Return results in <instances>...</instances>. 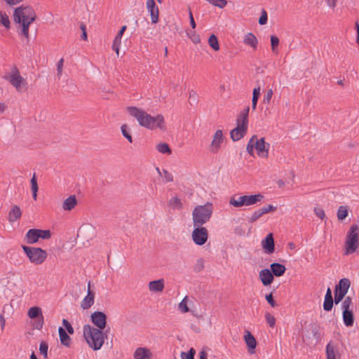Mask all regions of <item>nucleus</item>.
I'll return each mask as SVG.
<instances>
[{
    "label": "nucleus",
    "instance_id": "nucleus-16",
    "mask_svg": "<svg viewBox=\"0 0 359 359\" xmlns=\"http://www.w3.org/2000/svg\"><path fill=\"white\" fill-rule=\"evenodd\" d=\"M95 293L90 290V282L88 284V294L82 300L81 306L83 309H88L94 304Z\"/></svg>",
    "mask_w": 359,
    "mask_h": 359
},
{
    "label": "nucleus",
    "instance_id": "nucleus-24",
    "mask_svg": "<svg viewBox=\"0 0 359 359\" xmlns=\"http://www.w3.org/2000/svg\"><path fill=\"white\" fill-rule=\"evenodd\" d=\"M22 212L18 205H14L8 212V219L10 222H14L21 217Z\"/></svg>",
    "mask_w": 359,
    "mask_h": 359
},
{
    "label": "nucleus",
    "instance_id": "nucleus-57",
    "mask_svg": "<svg viewBox=\"0 0 359 359\" xmlns=\"http://www.w3.org/2000/svg\"><path fill=\"white\" fill-rule=\"evenodd\" d=\"M276 209V208L273 206L272 205H268L260 208V210L262 212V214L264 215L269 212L274 211Z\"/></svg>",
    "mask_w": 359,
    "mask_h": 359
},
{
    "label": "nucleus",
    "instance_id": "nucleus-27",
    "mask_svg": "<svg viewBox=\"0 0 359 359\" xmlns=\"http://www.w3.org/2000/svg\"><path fill=\"white\" fill-rule=\"evenodd\" d=\"M342 318L344 323L347 327L353 326L354 323V316L353 310L351 311H343Z\"/></svg>",
    "mask_w": 359,
    "mask_h": 359
},
{
    "label": "nucleus",
    "instance_id": "nucleus-20",
    "mask_svg": "<svg viewBox=\"0 0 359 359\" xmlns=\"http://www.w3.org/2000/svg\"><path fill=\"white\" fill-rule=\"evenodd\" d=\"M244 340L249 348V352L250 353H255V349L257 346V341H256L255 338L254 337V336L252 334V333L250 331H248V330L245 331Z\"/></svg>",
    "mask_w": 359,
    "mask_h": 359
},
{
    "label": "nucleus",
    "instance_id": "nucleus-23",
    "mask_svg": "<svg viewBox=\"0 0 359 359\" xmlns=\"http://www.w3.org/2000/svg\"><path fill=\"white\" fill-rule=\"evenodd\" d=\"M270 269L273 275L277 277L283 276L286 271V268L283 264L276 262L271 264Z\"/></svg>",
    "mask_w": 359,
    "mask_h": 359
},
{
    "label": "nucleus",
    "instance_id": "nucleus-9",
    "mask_svg": "<svg viewBox=\"0 0 359 359\" xmlns=\"http://www.w3.org/2000/svg\"><path fill=\"white\" fill-rule=\"evenodd\" d=\"M194 229L192 231V240L196 245H203L205 244L208 238V231L206 228L202 226H194Z\"/></svg>",
    "mask_w": 359,
    "mask_h": 359
},
{
    "label": "nucleus",
    "instance_id": "nucleus-58",
    "mask_svg": "<svg viewBox=\"0 0 359 359\" xmlns=\"http://www.w3.org/2000/svg\"><path fill=\"white\" fill-rule=\"evenodd\" d=\"M266 22H267V13L264 10H263L262 15L259 19V23L261 25H264L266 24Z\"/></svg>",
    "mask_w": 359,
    "mask_h": 359
},
{
    "label": "nucleus",
    "instance_id": "nucleus-33",
    "mask_svg": "<svg viewBox=\"0 0 359 359\" xmlns=\"http://www.w3.org/2000/svg\"><path fill=\"white\" fill-rule=\"evenodd\" d=\"M31 185H32V197L34 201H36L39 187H38L37 180H36L35 174H34L32 178L31 179Z\"/></svg>",
    "mask_w": 359,
    "mask_h": 359
},
{
    "label": "nucleus",
    "instance_id": "nucleus-47",
    "mask_svg": "<svg viewBox=\"0 0 359 359\" xmlns=\"http://www.w3.org/2000/svg\"><path fill=\"white\" fill-rule=\"evenodd\" d=\"M187 297L186 296L182 300V302L179 304V310L182 312V313H187L189 311V307L187 306Z\"/></svg>",
    "mask_w": 359,
    "mask_h": 359
},
{
    "label": "nucleus",
    "instance_id": "nucleus-43",
    "mask_svg": "<svg viewBox=\"0 0 359 359\" xmlns=\"http://www.w3.org/2000/svg\"><path fill=\"white\" fill-rule=\"evenodd\" d=\"M311 333L313 334V337L318 341L320 339V332L319 331V326L318 325H312L310 328Z\"/></svg>",
    "mask_w": 359,
    "mask_h": 359
},
{
    "label": "nucleus",
    "instance_id": "nucleus-62",
    "mask_svg": "<svg viewBox=\"0 0 359 359\" xmlns=\"http://www.w3.org/2000/svg\"><path fill=\"white\" fill-rule=\"evenodd\" d=\"M189 100H190V102H192L194 103H196L197 102V93L196 91L191 90L189 91Z\"/></svg>",
    "mask_w": 359,
    "mask_h": 359
},
{
    "label": "nucleus",
    "instance_id": "nucleus-21",
    "mask_svg": "<svg viewBox=\"0 0 359 359\" xmlns=\"http://www.w3.org/2000/svg\"><path fill=\"white\" fill-rule=\"evenodd\" d=\"M39 239V236L37 229H29L25 235L26 243L28 244L36 243L38 242Z\"/></svg>",
    "mask_w": 359,
    "mask_h": 359
},
{
    "label": "nucleus",
    "instance_id": "nucleus-5",
    "mask_svg": "<svg viewBox=\"0 0 359 359\" xmlns=\"http://www.w3.org/2000/svg\"><path fill=\"white\" fill-rule=\"evenodd\" d=\"M212 214V203H207L204 205H197L192 212L194 226H203L210 220Z\"/></svg>",
    "mask_w": 359,
    "mask_h": 359
},
{
    "label": "nucleus",
    "instance_id": "nucleus-35",
    "mask_svg": "<svg viewBox=\"0 0 359 359\" xmlns=\"http://www.w3.org/2000/svg\"><path fill=\"white\" fill-rule=\"evenodd\" d=\"M353 302L352 297L347 296L344 298L342 304H341V309L342 311H351L352 309Z\"/></svg>",
    "mask_w": 359,
    "mask_h": 359
},
{
    "label": "nucleus",
    "instance_id": "nucleus-50",
    "mask_svg": "<svg viewBox=\"0 0 359 359\" xmlns=\"http://www.w3.org/2000/svg\"><path fill=\"white\" fill-rule=\"evenodd\" d=\"M333 299H325L324 303H323V309L326 311H330L332 310L333 307V303H334Z\"/></svg>",
    "mask_w": 359,
    "mask_h": 359
},
{
    "label": "nucleus",
    "instance_id": "nucleus-37",
    "mask_svg": "<svg viewBox=\"0 0 359 359\" xmlns=\"http://www.w3.org/2000/svg\"><path fill=\"white\" fill-rule=\"evenodd\" d=\"M256 139V135H253L249 140L248 144H247V147H246V150H247V152L250 155V156H254V149H255V140Z\"/></svg>",
    "mask_w": 359,
    "mask_h": 359
},
{
    "label": "nucleus",
    "instance_id": "nucleus-30",
    "mask_svg": "<svg viewBox=\"0 0 359 359\" xmlns=\"http://www.w3.org/2000/svg\"><path fill=\"white\" fill-rule=\"evenodd\" d=\"M28 316L30 318H37L43 316L41 309L37 306H34L28 310Z\"/></svg>",
    "mask_w": 359,
    "mask_h": 359
},
{
    "label": "nucleus",
    "instance_id": "nucleus-61",
    "mask_svg": "<svg viewBox=\"0 0 359 359\" xmlns=\"http://www.w3.org/2000/svg\"><path fill=\"white\" fill-rule=\"evenodd\" d=\"M266 301L268 302V303L272 306V307H275L276 306V302H275V300L273 299V295H272V293H270V294H268L266 295L265 297Z\"/></svg>",
    "mask_w": 359,
    "mask_h": 359
},
{
    "label": "nucleus",
    "instance_id": "nucleus-44",
    "mask_svg": "<svg viewBox=\"0 0 359 359\" xmlns=\"http://www.w3.org/2000/svg\"><path fill=\"white\" fill-rule=\"evenodd\" d=\"M121 43V38L119 37V36H116L113 44H112V49L116 51L117 55L119 54V46Z\"/></svg>",
    "mask_w": 359,
    "mask_h": 359
},
{
    "label": "nucleus",
    "instance_id": "nucleus-59",
    "mask_svg": "<svg viewBox=\"0 0 359 359\" xmlns=\"http://www.w3.org/2000/svg\"><path fill=\"white\" fill-rule=\"evenodd\" d=\"M63 64H64V59L61 58L57 62V74L58 76H60L62 75Z\"/></svg>",
    "mask_w": 359,
    "mask_h": 359
},
{
    "label": "nucleus",
    "instance_id": "nucleus-52",
    "mask_svg": "<svg viewBox=\"0 0 359 359\" xmlns=\"http://www.w3.org/2000/svg\"><path fill=\"white\" fill-rule=\"evenodd\" d=\"M188 36L194 43H198L201 41L200 36L194 31L187 33Z\"/></svg>",
    "mask_w": 359,
    "mask_h": 359
},
{
    "label": "nucleus",
    "instance_id": "nucleus-51",
    "mask_svg": "<svg viewBox=\"0 0 359 359\" xmlns=\"http://www.w3.org/2000/svg\"><path fill=\"white\" fill-rule=\"evenodd\" d=\"M39 238L49 239L51 237V233L50 230H41L38 229Z\"/></svg>",
    "mask_w": 359,
    "mask_h": 359
},
{
    "label": "nucleus",
    "instance_id": "nucleus-46",
    "mask_svg": "<svg viewBox=\"0 0 359 359\" xmlns=\"http://www.w3.org/2000/svg\"><path fill=\"white\" fill-rule=\"evenodd\" d=\"M48 345L45 341H41L40 343L39 346V351L41 355H43L45 358L48 357Z\"/></svg>",
    "mask_w": 359,
    "mask_h": 359
},
{
    "label": "nucleus",
    "instance_id": "nucleus-60",
    "mask_svg": "<svg viewBox=\"0 0 359 359\" xmlns=\"http://www.w3.org/2000/svg\"><path fill=\"white\" fill-rule=\"evenodd\" d=\"M43 325V316H41V318H37L36 320L34 325V327L35 329L41 330Z\"/></svg>",
    "mask_w": 359,
    "mask_h": 359
},
{
    "label": "nucleus",
    "instance_id": "nucleus-34",
    "mask_svg": "<svg viewBox=\"0 0 359 359\" xmlns=\"http://www.w3.org/2000/svg\"><path fill=\"white\" fill-rule=\"evenodd\" d=\"M208 44L214 50H219V44L217 37L215 34H212L208 39Z\"/></svg>",
    "mask_w": 359,
    "mask_h": 359
},
{
    "label": "nucleus",
    "instance_id": "nucleus-11",
    "mask_svg": "<svg viewBox=\"0 0 359 359\" xmlns=\"http://www.w3.org/2000/svg\"><path fill=\"white\" fill-rule=\"evenodd\" d=\"M255 147L259 156L263 158L268 157L270 144L265 142L264 137L257 139V137L256 136Z\"/></svg>",
    "mask_w": 359,
    "mask_h": 359
},
{
    "label": "nucleus",
    "instance_id": "nucleus-12",
    "mask_svg": "<svg viewBox=\"0 0 359 359\" xmlns=\"http://www.w3.org/2000/svg\"><path fill=\"white\" fill-rule=\"evenodd\" d=\"M224 141V136L222 130H217L213 135V139L210 145V151L214 154L217 153L220 149L221 144Z\"/></svg>",
    "mask_w": 359,
    "mask_h": 359
},
{
    "label": "nucleus",
    "instance_id": "nucleus-4",
    "mask_svg": "<svg viewBox=\"0 0 359 359\" xmlns=\"http://www.w3.org/2000/svg\"><path fill=\"white\" fill-rule=\"evenodd\" d=\"M249 111L250 107H247L238 116L237 126L230 133L231 138L233 142L240 140L247 133Z\"/></svg>",
    "mask_w": 359,
    "mask_h": 359
},
{
    "label": "nucleus",
    "instance_id": "nucleus-14",
    "mask_svg": "<svg viewBox=\"0 0 359 359\" xmlns=\"http://www.w3.org/2000/svg\"><path fill=\"white\" fill-rule=\"evenodd\" d=\"M146 6L150 13L151 22L153 24L157 23L158 21L159 11L154 0H147Z\"/></svg>",
    "mask_w": 359,
    "mask_h": 359
},
{
    "label": "nucleus",
    "instance_id": "nucleus-38",
    "mask_svg": "<svg viewBox=\"0 0 359 359\" xmlns=\"http://www.w3.org/2000/svg\"><path fill=\"white\" fill-rule=\"evenodd\" d=\"M270 39L272 51L273 53L277 54L278 53V46L279 44V39L275 35H271Z\"/></svg>",
    "mask_w": 359,
    "mask_h": 359
},
{
    "label": "nucleus",
    "instance_id": "nucleus-2",
    "mask_svg": "<svg viewBox=\"0 0 359 359\" xmlns=\"http://www.w3.org/2000/svg\"><path fill=\"white\" fill-rule=\"evenodd\" d=\"M36 15L30 6H20L14 10L13 20L21 25V34L26 38H29V27L30 24L36 20Z\"/></svg>",
    "mask_w": 359,
    "mask_h": 359
},
{
    "label": "nucleus",
    "instance_id": "nucleus-32",
    "mask_svg": "<svg viewBox=\"0 0 359 359\" xmlns=\"http://www.w3.org/2000/svg\"><path fill=\"white\" fill-rule=\"evenodd\" d=\"M156 149H157L158 151L161 154H168V155L172 154V150L170 148L169 145L165 142H162V143L157 144Z\"/></svg>",
    "mask_w": 359,
    "mask_h": 359
},
{
    "label": "nucleus",
    "instance_id": "nucleus-49",
    "mask_svg": "<svg viewBox=\"0 0 359 359\" xmlns=\"http://www.w3.org/2000/svg\"><path fill=\"white\" fill-rule=\"evenodd\" d=\"M265 318H266V322L269 324V325L272 328L274 327L276 325L275 317L273 315H271V313H269V312H266L265 313Z\"/></svg>",
    "mask_w": 359,
    "mask_h": 359
},
{
    "label": "nucleus",
    "instance_id": "nucleus-64",
    "mask_svg": "<svg viewBox=\"0 0 359 359\" xmlns=\"http://www.w3.org/2000/svg\"><path fill=\"white\" fill-rule=\"evenodd\" d=\"M207 358H208V353L204 348H203V350L199 353V359H207Z\"/></svg>",
    "mask_w": 359,
    "mask_h": 359
},
{
    "label": "nucleus",
    "instance_id": "nucleus-3",
    "mask_svg": "<svg viewBox=\"0 0 359 359\" xmlns=\"http://www.w3.org/2000/svg\"><path fill=\"white\" fill-rule=\"evenodd\" d=\"M83 337L90 348L97 351L102 346L104 337V332L90 325H85L83 328Z\"/></svg>",
    "mask_w": 359,
    "mask_h": 359
},
{
    "label": "nucleus",
    "instance_id": "nucleus-25",
    "mask_svg": "<svg viewBox=\"0 0 359 359\" xmlns=\"http://www.w3.org/2000/svg\"><path fill=\"white\" fill-rule=\"evenodd\" d=\"M243 43L248 46H250L254 50H256L258 45V40L252 33L249 32L245 34L243 39Z\"/></svg>",
    "mask_w": 359,
    "mask_h": 359
},
{
    "label": "nucleus",
    "instance_id": "nucleus-36",
    "mask_svg": "<svg viewBox=\"0 0 359 359\" xmlns=\"http://www.w3.org/2000/svg\"><path fill=\"white\" fill-rule=\"evenodd\" d=\"M121 130L123 136L126 137L130 143L133 142V137L130 134V128L126 124H123L121 127Z\"/></svg>",
    "mask_w": 359,
    "mask_h": 359
},
{
    "label": "nucleus",
    "instance_id": "nucleus-40",
    "mask_svg": "<svg viewBox=\"0 0 359 359\" xmlns=\"http://www.w3.org/2000/svg\"><path fill=\"white\" fill-rule=\"evenodd\" d=\"M348 215V209L345 206H340L337 210V218L339 220L344 219Z\"/></svg>",
    "mask_w": 359,
    "mask_h": 359
},
{
    "label": "nucleus",
    "instance_id": "nucleus-63",
    "mask_svg": "<svg viewBox=\"0 0 359 359\" xmlns=\"http://www.w3.org/2000/svg\"><path fill=\"white\" fill-rule=\"evenodd\" d=\"M258 100H259L258 97L252 96V109L253 111H255L256 109H257V104Z\"/></svg>",
    "mask_w": 359,
    "mask_h": 359
},
{
    "label": "nucleus",
    "instance_id": "nucleus-42",
    "mask_svg": "<svg viewBox=\"0 0 359 359\" xmlns=\"http://www.w3.org/2000/svg\"><path fill=\"white\" fill-rule=\"evenodd\" d=\"M196 354V351L194 348H191L188 352H182L181 358L182 359H194V355Z\"/></svg>",
    "mask_w": 359,
    "mask_h": 359
},
{
    "label": "nucleus",
    "instance_id": "nucleus-55",
    "mask_svg": "<svg viewBox=\"0 0 359 359\" xmlns=\"http://www.w3.org/2000/svg\"><path fill=\"white\" fill-rule=\"evenodd\" d=\"M314 212L316 215V216H318L321 219H323L325 217V211L319 207H316L314 208Z\"/></svg>",
    "mask_w": 359,
    "mask_h": 359
},
{
    "label": "nucleus",
    "instance_id": "nucleus-17",
    "mask_svg": "<svg viewBox=\"0 0 359 359\" xmlns=\"http://www.w3.org/2000/svg\"><path fill=\"white\" fill-rule=\"evenodd\" d=\"M259 277L264 286L271 285L274 279L273 273L271 270L268 269L261 270L259 273Z\"/></svg>",
    "mask_w": 359,
    "mask_h": 359
},
{
    "label": "nucleus",
    "instance_id": "nucleus-26",
    "mask_svg": "<svg viewBox=\"0 0 359 359\" xmlns=\"http://www.w3.org/2000/svg\"><path fill=\"white\" fill-rule=\"evenodd\" d=\"M351 282L348 278H341L336 285L334 290L347 294Z\"/></svg>",
    "mask_w": 359,
    "mask_h": 359
},
{
    "label": "nucleus",
    "instance_id": "nucleus-1",
    "mask_svg": "<svg viewBox=\"0 0 359 359\" xmlns=\"http://www.w3.org/2000/svg\"><path fill=\"white\" fill-rule=\"evenodd\" d=\"M126 109L130 116L134 117L141 127L151 130L159 129L165 131L166 130L165 119L162 114L153 116L142 109L136 107H127Z\"/></svg>",
    "mask_w": 359,
    "mask_h": 359
},
{
    "label": "nucleus",
    "instance_id": "nucleus-31",
    "mask_svg": "<svg viewBox=\"0 0 359 359\" xmlns=\"http://www.w3.org/2000/svg\"><path fill=\"white\" fill-rule=\"evenodd\" d=\"M0 24H1L6 29H9L11 28V21L8 15L0 11Z\"/></svg>",
    "mask_w": 359,
    "mask_h": 359
},
{
    "label": "nucleus",
    "instance_id": "nucleus-10",
    "mask_svg": "<svg viewBox=\"0 0 359 359\" xmlns=\"http://www.w3.org/2000/svg\"><path fill=\"white\" fill-rule=\"evenodd\" d=\"M90 320L95 328L103 330L107 325V316L102 311H95L90 315Z\"/></svg>",
    "mask_w": 359,
    "mask_h": 359
},
{
    "label": "nucleus",
    "instance_id": "nucleus-48",
    "mask_svg": "<svg viewBox=\"0 0 359 359\" xmlns=\"http://www.w3.org/2000/svg\"><path fill=\"white\" fill-rule=\"evenodd\" d=\"M263 215L262 212H261L260 209L255 211L251 216L248 218V222L250 223H253L256 220H257L259 217H261Z\"/></svg>",
    "mask_w": 359,
    "mask_h": 359
},
{
    "label": "nucleus",
    "instance_id": "nucleus-8",
    "mask_svg": "<svg viewBox=\"0 0 359 359\" xmlns=\"http://www.w3.org/2000/svg\"><path fill=\"white\" fill-rule=\"evenodd\" d=\"M263 198L264 196L261 194L240 196L237 198L234 196L230 198L229 204L236 208H239L243 205L250 206L262 201Z\"/></svg>",
    "mask_w": 359,
    "mask_h": 359
},
{
    "label": "nucleus",
    "instance_id": "nucleus-28",
    "mask_svg": "<svg viewBox=\"0 0 359 359\" xmlns=\"http://www.w3.org/2000/svg\"><path fill=\"white\" fill-rule=\"evenodd\" d=\"M60 340L62 345L69 347L70 346L71 338L64 328L60 327L58 329Z\"/></svg>",
    "mask_w": 359,
    "mask_h": 359
},
{
    "label": "nucleus",
    "instance_id": "nucleus-19",
    "mask_svg": "<svg viewBox=\"0 0 359 359\" xmlns=\"http://www.w3.org/2000/svg\"><path fill=\"white\" fill-rule=\"evenodd\" d=\"M133 357L135 359H151L152 353L146 347H139L135 351Z\"/></svg>",
    "mask_w": 359,
    "mask_h": 359
},
{
    "label": "nucleus",
    "instance_id": "nucleus-13",
    "mask_svg": "<svg viewBox=\"0 0 359 359\" xmlns=\"http://www.w3.org/2000/svg\"><path fill=\"white\" fill-rule=\"evenodd\" d=\"M262 247L264 252L271 255L275 251V244L273 233H269L264 239L262 241Z\"/></svg>",
    "mask_w": 359,
    "mask_h": 359
},
{
    "label": "nucleus",
    "instance_id": "nucleus-18",
    "mask_svg": "<svg viewBox=\"0 0 359 359\" xmlns=\"http://www.w3.org/2000/svg\"><path fill=\"white\" fill-rule=\"evenodd\" d=\"M338 347L333 342H329L326 346V359H337L339 358Z\"/></svg>",
    "mask_w": 359,
    "mask_h": 359
},
{
    "label": "nucleus",
    "instance_id": "nucleus-29",
    "mask_svg": "<svg viewBox=\"0 0 359 359\" xmlns=\"http://www.w3.org/2000/svg\"><path fill=\"white\" fill-rule=\"evenodd\" d=\"M76 202L75 196H70L63 202L62 208L65 210H72L76 205Z\"/></svg>",
    "mask_w": 359,
    "mask_h": 359
},
{
    "label": "nucleus",
    "instance_id": "nucleus-45",
    "mask_svg": "<svg viewBox=\"0 0 359 359\" xmlns=\"http://www.w3.org/2000/svg\"><path fill=\"white\" fill-rule=\"evenodd\" d=\"M334 298L333 299V300L335 304H338L340 302H341L343 299L346 297L345 296L346 294L336 290H334Z\"/></svg>",
    "mask_w": 359,
    "mask_h": 359
},
{
    "label": "nucleus",
    "instance_id": "nucleus-15",
    "mask_svg": "<svg viewBox=\"0 0 359 359\" xmlns=\"http://www.w3.org/2000/svg\"><path fill=\"white\" fill-rule=\"evenodd\" d=\"M9 82L17 90H18L23 81V78L20 76L19 71L17 67H13L12 73L7 79Z\"/></svg>",
    "mask_w": 359,
    "mask_h": 359
},
{
    "label": "nucleus",
    "instance_id": "nucleus-6",
    "mask_svg": "<svg viewBox=\"0 0 359 359\" xmlns=\"http://www.w3.org/2000/svg\"><path fill=\"white\" fill-rule=\"evenodd\" d=\"M359 246V228L357 224L350 227L345 242L346 254L354 252Z\"/></svg>",
    "mask_w": 359,
    "mask_h": 359
},
{
    "label": "nucleus",
    "instance_id": "nucleus-53",
    "mask_svg": "<svg viewBox=\"0 0 359 359\" xmlns=\"http://www.w3.org/2000/svg\"><path fill=\"white\" fill-rule=\"evenodd\" d=\"M162 177H164L165 182H170L173 181L172 175L167 170H163Z\"/></svg>",
    "mask_w": 359,
    "mask_h": 359
},
{
    "label": "nucleus",
    "instance_id": "nucleus-22",
    "mask_svg": "<svg viewBox=\"0 0 359 359\" xmlns=\"http://www.w3.org/2000/svg\"><path fill=\"white\" fill-rule=\"evenodd\" d=\"M164 289L163 279L153 280L149 283V290L152 292H160Z\"/></svg>",
    "mask_w": 359,
    "mask_h": 359
},
{
    "label": "nucleus",
    "instance_id": "nucleus-54",
    "mask_svg": "<svg viewBox=\"0 0 359 359\" xmlns=\"http://www.w3.org/2000/svg\"><path fill=\"white\" fill-rule=\"evenodd\" d=\"M272 95H273L272 89L268 90L266 95L263 97V103L269 104L271 100Z\"/></svg>",
    "mask_w": 359,
    "mask_h": 359
},
{
    "label": "nucleus",
    "instance_id": "nucleus-56",
    "mask_svg": "<svg viewBox=\"0 0 359 359\" xmlns=\"http://www.w3.org/2000/svg\"><path fill=\"white\" fill-rule=\"evenodd\" d=\"M62 324L67 329V332L68 333H69L71 334L74 333V328L72 327V325L67 320L63 319Z\"/></svg>",
    "mask_w": 359,
    "mask_h": 359
},
{
    "label": "nucleus",
    "instance_id": "nucleus-39",
    "mask_svg": "<svg viewBox=\"0 0 359 359\" xmlns=\"http://www.w3.org/2000/svg\"><path fill=\"white\" fill-rule=\"evenodd\" d=\"M169 205L174 209L180 210L182 208V202L177 197H172L169 201Z\"/></svg>",
    "mask_w": 359,
    "mask_h": 359
},
{
    "label": "nucleus",
    "instance_id": "nucleus-7",
    "mask_svg": "<svg viewBox=\"0 0 359 359\" xmlns=\"http://www.w3.org/2000/svg\"><path fill=\"white\" fill-rule=\"evenodd\" d=\"M22 248L26 255L28 257L31 263L35 265H40L47 258V252L41 248L29 247L22 245Z\"/></svg>",
    "mask_w": 359,
    "mask_h": 359
},
{
    "label": "nucleus",
    "instance_id": "nucleus-41",
    "mask_svg": "<svg viewBox=\"0 0 359 359\" xmlns=\"http://www.w3.org/2000/svg\"><path fill=\"white\" fill-rule=\"evenodd\" d=\"M210 4L219 8H223L227 5L226 0H206Z\"/></svg>",
    "mask_w": 359,
    "mask_h": 359
}]
</instances>
